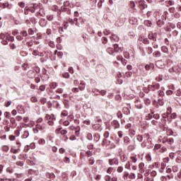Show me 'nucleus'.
Returning a JSON list of instances; mask_svg holds the SVG:
<instances>
[{
  "label": "nucleus",
  "instance_id": "nucleus-1",
  "mask_svg": "<svg viewBox=\"0 0 181 181\" xmlns=\"http://www.w3.org/2000/svg\"><path fill=\"white\" fill-rule=\"evenodd\" d=\"M101 146L105 148V149H114L115 144L107 139H103L101 142Z\"/></svg>",
  "mask_w": 181,
  "mask_h": 181
},
{
  "label": "nucleus",
  "instance_id": "nucleus-2",
  "mask_svg": "<svg viewBox=\"0 0 181 181\" xmlns=\"http://www.w3.org/2000/svg\"><path fill=\"white\" fill-rule=\"evenodd\" d=\"M22 146V144L19 140H16V146H11L10 149L11 153H14L15 155L16 153H19L21 152V147Z\"/></svg>",
  "mask_w": 181,
  "mask_h": 181
},
{
  "label": "nucleus",
  "instance_id": "nucleus-3",
  "mask_svg": "<svg viewBox=\"0 0 181 181\" xmlns=\"http://www.w3.org/2000/svg\"><path fill=\"white\" fill-rule=\"evenodd\" d=\"M146 141H152V139L149 136V134H144L143 135V142L141 143V146H143V148L148 146V144H146Z\"/></svg>",
  "mask_w": 181,
  "mask_h": 181
},
{
  "label": "nucleus",
  "instance_id": "nucleus-4",
  "mask_svg": "<svg viewBox=\"0 0 181 181\" xmlns=\"http://www.w3.org/2000/svg\"><path fill=\"white\" fill-rule=\"evenodd\" d=\"M108 163L110 166H114L115 165L116 166H118L119 165V160L118 158H110L108 160Z\"/></svg>",
  "mask_w": 181,
  "mask_h": 181
},
{
  "label": "nucleus",
  "instance_id": "nucleus-5",
  "mask_svg": "<svg viewBox=\"0 0 181 181\" xmlns=\"http://www.w3.org/2000/svg\"><path fill=\"white\" fill-rule=\"evenodd\" d=\"M166 121H168V115L164 113L163 115H162L161 126H160V128H163V131H166V127H165V124H166Z\"/></svg>",
  "mask_w": 181,
  "mask_h": 181
},
{
  "label": "nucleus",
  "instance_id": "nucleus-6",
  "mask_svg": "<svg viewBox=\"0 0 181 181\" xmlns=\"http://www.w3.org/2000/svg\"><path fill=\"white\" fill-rule=\"evenodd\" d=\"M55 134H60L62 136L67 135V130L63 129L62 127H58L55 129Z\"/></svg>",
  "mask_w": 181,
  "mask_h": 181
},
{
  "label": "nucleus",
  "instance_id": "nucleus-7",
  "mask_svg": "<svg viewBox=\"0 0 181 181\" xmlns=\"http://www.w3.org/2000/svg\"><path fill=\"white\" fill-rule=\"evenodd\" d=\"M139 8L141 10L146 9V8H148V5H146V2L145 0H140L139 1Z\"/></svg>",
  "mask_w": 181,
  "mask_h": 181
},
{
  "label": "nucleus",
  "instance_id": "nucleus-8",
  "mask_svg": "<svg viewBox=\"0 0 181 181\" xmlns=\"http://www.w3.org/2000/svg\"><path fill=\"white\" fill-rule=\"evenodd\" d=\"M123 145L124 146H128V145H131V139H129V136H125L123 137Z\"/></svg>",
  "mask_w": 181,
  "mask_h": 181
},
{
  "label": "nucleus",
  "instance_id": "nucleus-9",
  "mask_svg": "<svg viewBox=\"0 0 181 181\" xmlns=\"http://www.w3.org/2000/svg\"><path fill=\"white\" fill-rule=\"evenodd\" d=\"M16 127H18V123H16V120L15 117H11L10 118V127L13 129Z\"/></svg>",
  "mask_w": 181,
  "mask_h": 181
},
{
  "label": "nucleus",
  "instance_id": "nucleus-10",
  "mask_svg": "<svg viewBox=\"0 0 181 181\" xmlns=\"http://www.w3.org/2000/svg\"><path fill=\"white\" fill-rule=\"evenodd\" d=\"M93 129L94 131H98L99 132H101L103 131V128H101V124H95L92 126Z\"/></svg>",
  "mask_w": 181,
  "mask_h": 181
},
{
  "label": "nucleus",
  "instance_id": "nucleus-11",
  "mask_svg": "<svg viewBox=\"0 0 181 181\" xmlns=\"http://www.w3.org/2000/svg\"><path fill=\"white\" fill-rule=\"evenodd\" d=\"M35 134H37L39 131H43V127L41 124H36L35 128H33Z\"/></svg>",
  "mask_w": 181,
  "mask_h": 181
},
{
  "label": "nucleus",
  "instance_id": "nucleus-12",
  "mask_svg": "<svg viewBox=\"0 0 181 181\" xmlns=\"http://www.w3.org/2000/svg\"><path fill=\"white\" fill-rule=\"evenodd\" d=\"M17 111L19 114H25V107L22 105H18L17 106Z\"/></svg>",
  "mask_w": 181,
  "mask_h": 181
},
{
  "label": "nucleus",
  "instance_id": "nucleus-13",
  "mask_svg": "<svg viewBox=\"0 0 181 181\" xmlns=\"http://www.w3.org/2000/svg\"><path fill=\"white\" fill-rule=\"evenodd\" d=\"M78 88H79L80 91H84V89L86 88V82H84V81H81L78 84Z\"/></svg>",
  "mask_w": 181,
  "mask_h": 181
},
{
  "label": "nucleus",
  "instance_id": "nucleus-14",
  "mask_svg": "<svg viewBox=\"0 0 181 181\" xmlns=\"http://www.w3.org/2000/svg\"><path fill=\"white\" fill-rule=\"evenodd\" d=\"M45 176L48 179H52V180H54V179L56 177V175H54V173H46Z\"/></svg>",
  "mask_w": 181,
  "mask_h": 181
},
{
  "label": "nucleus",
  "instance_id": "nucleus-15",
  "mask_svg": "<svg viewBox=\"0 0 181 181\" xmlns=\"http://www.w3.org/2000/svg\"><path fill=\"white\" fill-rule=\"evenodd\" d=\"M120 160L122 162H127L128 160V156L125 153H122L120 154Z\"/></svg>",
  "mask_w": 181,
  "mask_h": 181
},
{
  "label": "nucleus",
  "instance_id": "nucleus-16",
  "mask_svg": "<svg viewBox=\"0 0 181 181\" xmlns=\"http://www.w3.org/2000/svg\"><path fill=\"white\" fill-rule=\"evenodd\" d=\"M169 160H170L169 157H167L163 159V163H161V170H163V169H165V168H166V163H168V162H169Z\"/></svg>",
  "mask_w": 181,
  "mask_h": 181
},
{
  "label": "nucleus",
  "instance_id": "nucleus-17",
  "mask_svg": "<svg viewBox=\"0 0 181 181\" xmlns=\"http://www.w3.org/2000/svg\"><path fill=\"white\" fill-rule=\"evenodd\" d=\"M112 127H113L114 129H118L119 128V122L117 120H113L112 122Z\"/></svg>",
  "mask_w": 181,
  "mask_h": 181
},
{
  "label": "nucleus",
  "instance_id": "nucleus-18",
  "mask_svg": "<svg viewBox=\"0 0 181 181\" xmlns=\"http://www.w3.org/2000/svg\"><path fill=\"white\" fill-rule=\"evenodd\" d=\"M113 49H114L115 53H119V52H122V50L121 49V47H119L118 44H115L113 45Z\"/></svg>",
  "mask_w": 181,
  "mask_h": 181
},
{
  "label": "nucleus",
  "instance_id": "nucleus-19",
  "mask_svg": "<svg viewBox=\"0 0 181 181\" xmlns=\"http://www.w3.org/2000/svg\"><path fill=\"white\" fill-rule=\"evenodd\" d=\"M100 138H101V135H100V134L95 133L93 134V141L94 142H98V141H100Z\"/></svg>",
  "mask_w": 181,
  "mask_h": 181
},
{
  "label": "nucleus",
  "instance_id": "nucleus-20",
  "mask_svg": "<svg viewBox=\"0 0 181 181\" xmlns=\"http://www.w3.org/2000/svg\"><path fill=\"white\" fill-rule=\"evenodd\" d=\"M45 121H49L50 119H56L54 115H46L45 117Z\"/></svg>",
  "mask_w": 181,
  "mask_h": 181
},
{
  "label": "nucleus",
  "instance_id": "nucleus-21",
  "mask_svg": "<svg viewBox=\"0 0 181 181\" xmlns=\"http://www.w3.org/2000/svg\"><path fill=\"white\" fill-rule=\"evenodd\" d=\"M122 179L124 180H128V179H129V173H128V171H124L123 173Z\"/></svg>",
  "mask_w": 181,
  "mask_h": 181
},
{
  "label": "nucleus",
  "instance_id": "nucleus-22",
  "mask_svg": "<svg viewBox=\"0 0 181 181\" xmlns=\"http://www.w3.org/2000/svg\"><path fill=\"white\" fill-rule=\"evenodd\" d=\"M134 104H135V107H136V108H139V109L142 108V103H141V100H136L135 101Z\"/></svg>",
  "mask_w": 181,
  "mask_h": 181
},
{
  "label": "nucleus",
  "instance_id": "nucleus-23",
  "mask_svg": "<svg viewBox=\"0 0 181 181\" xmlns=\"http://www.w3.org/2000/svg\"><path fill=\"white\" fill-rule=\"evenodd\" d=\"M122 112L124 114H125V115H129V114H131V110H129V108L127 107H124Z\"/></svg>",
  "mask_w": 181,
  "mask_h": 181
},
{
  "label": "nucleus",
  "instance_id": "nucleus-24",
  "mask_svg": "<svg viewBox=\"0 0 181 181\" xmlns=\"http://www.w3.org/2000/svg\"><path fill=\"white\" fill-rule=\"evenodd\" d=\"M110 40H113V42H119V37L117 35H112L110 37Z\"/></svg>",
  "mask_w": 181,
  "mask_h": 181
},
{
  "label": "nucleus",
  "instance_id": "nucleus-25",
  "mask_svg": "<svg viewBox=\"0 0 181 181\" xmlns=\"http://www.w3.org/2000/svg\"><path fill=\"white\" fill-rule=\"evenodd\" d=\"M107 52L109 53V54H111L112 56H115V54H114L115 52L114 51V48L112 47H108L107 49Z\"/></svg>",
  "mask_w": 181,
  "mask_h": 181
},
{
  "label": "nucleus",
  "instance_id": "nucleus-26",
  "mask_svg": "<svg viewBox=\"0 0 181 181\" xmlns=\"http://www.w3.org/2000/svg\"><path fill=\"white\" fill-rule=\"evenodd\" d=\"M39 11L37 13L40 16H45L46 14L45 13V9L40 7Z\"/></svg>",
  "mask_w": 181,
  "mask_h": 181
},
{
  "label": "nucleus",
  "instance_id": "nucleus-27",
  "mask_svg": "<svg viewBox=\"0 0 181 181\" xmlns=\"http://www.w3.org/2000/svg\"><path fill=\"white\" fill-rule=\"evenodd\" d=\"M69 115V112L67 110H62L60 115L61 118L67 117Z\"/></svg>",
  "mask_w": 181,
  "mask_h": 181
},
{
  "label": "nucleus",
  "instance_id": "nucleus-28",
  "mask_svg": "<svg viewBox=\"0 0 181 181\" xmlns=\"http://www.w3.org/2000/svg\"><path fill=\"white\" fill-rule=\"evenodd\" d=\"M134 149H135V145L129 144V146H127V151L129 152H132Z\"/></svg>",
  "mask_w": 181,
  "mask_h": 181
},
{
  "label": "nucleus",
  "instance_id": "nucleus-29",
  "mask_svg": "<svg viewBox=\"0 0 181 181\" xmlns=\"http://www.w3.org/2000/svg\"><path fill=\"white\" fill-rule=\"evenodd\" d=\"M130 160L133 163H136L138 158H136V156H130Z\"/></svg>",
  "mask_w": 181,
  "mask_h": 181
},
{
  "label": "nucleus",
  "instance_id": "nucleus-30",
  "mask_svg": "<svg viewBox=\"0 0 181 181\" xmlns=\"http://www.w3.org/2000/svg\"><path fill=\"white\" fill-rule=\"evenodd\" d=\"M60 139L64 142H67V141H69V136H67V134H65L64 136H61Z\"/></svg>",
  "mask_w": 181,
  "mask_h": 181
},
{
  "label": "nucleus",
  "instance_id": "nucleus-31",
  "mask_svg": "<svg viewBox=\"0 0 181 181\" xmlns=\"http://www.w3.org/2000/svg\"><path fill=\"white\" fill-rule=\"evenodd\" d=\"M29 136V131L25 130L23 132V134L22 135V138L23 139H26V138H28Z\"/></svg>",
  "mask_w": 181,
  "mask_h": 181
},
{
  "label": "nucleus",
  "instance_id": "nucleus-32",
  "mask_svg": "<svg viewBox=\"0 0 181 181\" xmlns=\"http://www.w3.org/2000/svg\"><path fill=\"white\" fill-rule=\"evenodd\" d=\"M136 177V175H135V173H130L129 174V179H130V180H135Z\"/></svg>",
  "mask_w": 181,
  "mask_h": 181
},
{
  "label": "nucleus",
  "instance_id": "nucleus-33",
  "mask_svg": "<svg viewBox=\"0 0 181 181\" xmlns=\"http://www.w3.org/2000/svg\"><path fill=\"white\" fill-rule=\"evenodd\" d=\"M33 8H34V11H37V9H40V4H33Z\"/></svg>",
  "mask_w": 181,
  "mask_h": 181
},
{
  "label": "nucleus",
  "instance_id": "nucleus-34",
  "mask_svg": "<svg viewBox=\"0 0 181 181\" xmlns=\"http://www.w3.org/2000/svg\"><path fill=\"white\" fill-rule=\"evenodd\" d=\"M28 158V155L26 154H20L18 159H21V160H25Z\"/></svg>",
  "mask_w": 181,
  "mask_h": 181
},
{
  "label": "nucleus",
  "instance_id": "nucleus-35",
  "mask_svg": "<svg viewBox=\"0 0 181 181\" xmlns=\"http://www.w3.org/2000/svg\"><path fill=\"white\" fill-rule=\"evenodd\" d=\"M117 173H122L124 172V167L120 165L117 168Z\"/></svg>",
  "mask_w": 181,
  "mask_h": 181
},
{
  "label": "nucleus",
  "instance_id": "nucleus-36",
  "mask_svg": "<svg viewBox=\"0 0 181 181\" xmlns=\"http://www.w3.org/2000/svg\"><path fill=\"white\" fill-rule=\"evenodd\" d=\"M163 144H165V142H168V144H169L170 145L173 144V139L170 138L168 140H163L162 141Z\"/></svg>",
  "mask_w": 181,
  "mask_h": 181
},
{
  "label": "nucleus",
  "instance_id": "nucleus-37",
  "mask_svg": "<svg viewBox=\"0 0 181 181\" xmlns=\"http://www.w3.org/2000/svg\"><path fill=\"white\" fill-rule=\"evenodd\" d=\"M145 69L146 71L151 70V69H153V64H146L145 66Z\"/></svg>",
  "mask_w": 181,
  "mask_h": 181
},
{
  "label": "nucleus",
  "instance_id": "nucleus-38",
  "mask_svg": "<svg viewBox=\"0 0 181 181\" xmlns=\"http://www.w3.org/2000/svg\"><path fill=\"white\" fill-rule=\"evenodd\" d=\"M125 169H127L128 170H131V162L127 161V163L124 165Z\"/></svg>",
  "mask_w": 181,
  "mask_h": 181
},
{
  "label": "nucleus",
  "instance_id": "nucleus-39",
  "mask_svg": "<svg viewBox=\"0 0 181 181\" xmlns=\"http://www.w3.org/2000/svg\"><path fill=\"white\" fill-rule=\"evenodd\" d=\"M69 129L70 131H74L76 129H80V127H76L74 125H71V126L69 127Z\"/></svg>",
  "mask_w": 181,
  "mask_h": 181
},
{
  "label": "nucleus",
  "instance_id": "nucleus-40",
  "mask_svg": "<svg viewBox=\"0 0 181 181\" xmlns=\"http://www.w3.org/2000/svg\"><path fill=\"white\" fill-rule=\"evenodd\" d=\"M40 103L42 105H45L46 103H47V99L46 98H41Z\"/></svg>",
  "mask_w": 181,
  "mask_h": 181
},
{
  "label": "nucleus",
  "instance_id": "nucleus-41",
  "mask_svg": "<svg viewBox=\"0 0 181 181\" xmlns=\"http://www.w3.org/2000/svg\"><path fill=\"white\" fill-rule=\"evenodd\" d=\"M56 87H57V83H56V82H52L49 84L50 88L54 89V88H56Z\"/></svg>",
  "mask_w": 181,
  "mask_h": 181
},
{
  "label": "nucleus",
  "instance_id": "nucleus-42",
  "mask_svg": "<svg viewBox=\"0 0 181 181\" xmlns=\"http://www.w3.org/2000/svg\"><path fill=\"white\" fill-rule=\"evenodd\" d=\"M88 160L89 165H94V163L95 162V160H94L93 157L89 158Z\"/></svg>",
  "mask_w": 181,
  "mask_h": 181
},
{
  "label": "nucleus",
  "instance_id": "nucleus-43",
  "mask_svg": "<svg viewBox=\"0 0 181 181\" xmlns=\"http://www.w3.org/2000/svg\"><path fill=\"white\" fill-rule=\"evenodd\" d=\"M114 170V168L112 167H109L107 170H106V173H108L109 175H111V173H112Z\"/></svg>",
  "mask_w": 181,
  "mask_h": 181
},
{
  "label": "nucleus",
  "instance_id": "nucleus-44",
  "mask_svg": "<svg viewBox=\"0 0 181 181\" xmlns=\"http://www.w3.org/2000/svg\"><path fill=\"white\" fill-rule=\"evenodd\" d=\"M101 42L103 45H107V43H108V39H107V37H103L101 39Z\"/></svg>",
  "mask_w": 181,
  "mask_h": 181
},
{
  "label": "nucleus",
  "instance_id": "nucleus-45",
  "mask_svg": "<svg viewBox=\"0 0 181 181\" xmlns=\"http://www.w3.org/2000/svg\"><path fill=\"white\" fill-rule=\"evenodd\" d=\"M136 139L139 141V142H142V141H144V135L136 136Z\"/></svg>",
  "mask_w": 181,
  "mask_h": 181
},
{
  "label": "nucleus",
  "instance_id": "nucleus-46",
  "mask_svg": "<svg viewBox=\"0 0 181 181\" xmlns=\"http://www.w3.org/2000/svg\"><path fill=\"white\" fill-rule=\"evenodd\" d=\"M74 22H75L76 26H78V28H80V23L78 22V18H74Z\"/></svg>",
  "mask_w": 181,
  "mask_h": 181
},
{
  "label": "nucleus",
  "instance_id": "nucleus-47",
  "mask_svg": "<svg viewBox=\"0 0 181 181\" xmlns=\"http://www.w3.org/2000/svg\"><path fill=\"white\" fill-rule=\"evenodd\" d=\"M86 138L88 139V141H93V134L91 133H88Z\"/></svg>",
  "mask_w": 181,
  "mask_h": 181
},
{
  "label": "nucleus",
  "instance_id": "nucleus-48",
  "mask_svg": "<svg viewBox=\"0 0 181 181\" xmlns=\"http://www.w3.org/2000/svg\"><path fill=\"white\" fill-rule=\"evenodd\" d=\"M2 5H3V9H5V8H8V9L10 8H9V2L6 1L5 3H2Z\"/></svg>",
  "mask_w": 181,
  "mask_h": 181
},
{
  "label": "nucleus",
  "instance_id": "nucleus-49",
  "mask_svg": "<svg viewBox=\"0 0 181 181\" xmlns=\"http://www.w3.org/2000/svg\"><path fill=\"white\" fill-rule=\"evenodd\" d=\"M6 39L8 40V42H13V40H15V38L11 35L7 36Z\"/></svg>",
  "mask_w": 181,
  "mask_h": 181
},
{
  "label": "nucleus",
  "instance_id": "nucleus-50",
  "mask_svg": "<svg viewBox=\"0 0 181 181\" xmlns=\"http://www.w3.org/2000/svg\"><path fill=\"white\" fill-rule=\"evenodd\" d=\"M144 103L146 105H149L151 104V100L148 98H144Z\"/></svg>",
  "mask_w": 181,
  "mask_h": 181
},
{
  "label": "nucleus",
  "instance_id": "nucleus-51",
  "mask_svg": "<svg viewBox=\"0 0 181 181\" xmlns=\"http://www.w3.org/2000/svg\"><path fill=\"white\" fill-rule=\"evenodd\" d=\"M2 151L4 152H8V151H9V146H2Z\"/></svg>",
  "mask_w": 181,
  "mask_h": 181
},
{
  "label": "nucleus",
  "instance_id": "nucleus-52",
  "mask_svg": "<svg viewBox=\"0 0 181 181\" xmlns=\"http://www.w3.org/2000/svg\"><path fill=\"white\" fill-rule=\"evenodd\" d=\"M72 93H74V94H77L78 91H80V89L78 88H73L71 89Z\"/></svg>",
  "mask_w": 181,
  "mask_h": 181
},
{
  "label": "nucleus",
  "instance_id": "nucleus-53",
  "mask_svg": "<svg viewBox=\"0 0 181 181\" xmlns=\"http://www.w3.org/2000/svg\"><path fill=\"white\" fill-rule=\"evenodd\" d=\"M23 70H28L29 69V65L28 64H23L22 65Z\"/></svg>",
  "mask_w": 181,
  "mask_h": 181
},
{
  "label": "nucleus",
  "instance_id": "nucleus-54",
  "mask_svg": "<svg viewBox=\"0 0 181 181\" xmlns=\"http://www.w3.org/2000/svg\"><path fill=\"white\" fill-rule=\"evenodd\" d=\"M31 103H37V98L36 96H33L30 98Z\"/></svg>",
  "mask_w": 181,
  "mask_h": 181
},
{
  "label": "nucleus",
  "instance_id": "nucleus-55",
  "mask_svg": "<svg viewBox=\"0 0 181 181\" xmlns=\"http://www.w3.org/2000/svg\"><path fill=\"white\" fill-rule=\"evenodd\" d=\"M38 144L40 145H45L46 144V141H45V139H40L39 141H38Z\"/></svg>",
  "mask_w": 181,
  "mask_h": 181
},
{
  "label": "nucleus",
  "instance_id": "nucleus-56",
  "mask_svg": "<svg viewBox=\"0 0 181 181\" xmlns=\"http://www.w3.org/2000/svg\"><path fill=\"white\" fill-rule=\"evenodd\" d=\"M6 171L8 173H13V169L12 168H11V167L7 168Z\"/></svg>",
  "mask_w": 181,
  "mask_h": 181
},
{
  "label": "nucleus",
  "instance_id": "nucleus-57",
  "mask_svg": "<svg viewBox=\"0 0 181 181\" xmlns=\"http://www.w3.org/2000/svg\"><path fill=\"white\" fill-rule=\"evenodd\" d=\"M103 136L105 138V139H107V138H109L110 136V132H105Z\"/></svg>",
  "mask_w": 181,
  "mask_h": 181
},
{
  "label": "nucleus",
  "instance_id": "nucleus-58",
  "mask_svg": "<svg viewBox=\"0 0 181 181\" xmlns=\"http://www.w3.org/2000/svg\"><path fill=\"white\" fill-rule=\"evenodd\" d=\"M21 35L23 37H26V36H28V32L26 30H23L21 32Z\"/></svg>",
  "mask_w": 181,
  "mask_h": 181
},
{
  "label": "nucleus",
  "instance_id": "nucleus-59",
  "mask_svg": "<svg viewBox=\"0 0 181 181\" xmlns=\"http://www.w3.org/2000/svg\"><path fill=\"white\" fill-rule=\"evenodd\" d=\"M117 135L119 136V138H122L124 136V132L122 131H119L117 132Z\"/></svg>",
  "mask_w": 181,
  "mask_h": 181
},
{
  "label": "nucleus",
  "instance_id": "nucleus-60",
  "mask_svg": "<svg viewBox=\"0 0 181 181\" xmlns=\"http://www.w3.org/2000/svg\"><path fill=\"white\" fill-rule=\"evenodd\" d=\"M86 156H88V158H90V156H91L93 155V151H86Z\"/></svg>",
  "mask_w": 181,
  "mask_h": 181
},
{
  "label": "nucleus",
  "instance_id": "nucleus-61",
  "mask_svg": "<svg viewBox=\"0 0 181 181\" xmlns=\"http://www.w3.org/2000/svg\"><path fill=\"white\" fill-rule=\"evenodd\" d=\"M129 6L132 9H134V8H135V2L134 1H130Z\"/></svg>",
  "mask_w": 181,
  "mask_h": 181
},
{
  "label": "nucleus",
  "instance_id": "nucleus-62",
  "mask_svg": "<svg viewBox=\"0 0 181 181\" xmlns=\"http://www.w3.org/2000/svg\"><path fill=\"white\" fill-rule=\"evenodd\" d=\"M16 165H17V166H21V167H22V166H23L24 163H23V161L18 160V161H17V162L16 163Z\"/></svg>",
  "mask_w": 181,
  "mask_h": 181
},
{
  "label": "nucleus",
  "instance_id": "nucleus-63",
  "mask_svg": "<svg viewBox=\"0 0 181 181\" xmlns=\"http://www.w3.org/2000/svg\"><path fill=\"white\" fill-rule=\"evenodd\" d=\"M18 6H20V8H24L25 2H23V1L18 2Z\"/></svg>",
  "mask_w": 181,
  "mask_h": 181
},
{
  "label": "nucleus",
  "instance_id": "nucleus-64",
  "mask_svg": "<svg viewBox=\"0 0 181 181\" xmlns=\"http://www.w3.org/2000/svg\"><path fill=\"white\" fill-rule=\"evenodd\" d=\"M105 181H111V176H110V175H105Z\"/></svg>",
  "mask_w": 181,
  "mask_h": 181
}]
</instances>
